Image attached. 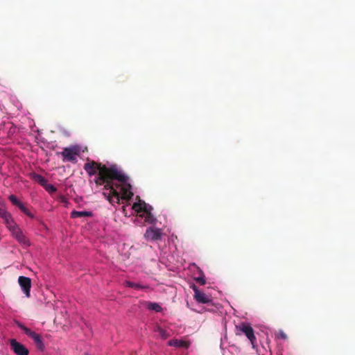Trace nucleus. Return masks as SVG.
I'll list each match as a JSON object with an SVG mask.
<instances>
[{"instance_id":"obj_1","label":"nucleus","mask_w":355,"mask_h":355,"mask_svg":"<svg viewBox=\"0 0 355 355\" xmlns=\"http://www.w3.org/2000/svg\"><path fill=\"white\" fill-rule=\"evenodd\" d=\"M84 169L89 176L96 175L94 179L96 186H103V195L112 205L119 204L121 199L129 200L134 193L129 177L119 170L116 166L110 167L88 160L84 164Z\"/></svg>"},{"instance_id":"obj_2","label":"nucleus","mask_w":355,"mask_h":355,"mask_svg":"<svg viewBox=\"0 0 355 355\" xmlns=\"http://www.w3.org/2000/svg\"><path fill=\"white\" fill-rule=\"evenodd\" d=\"M235 333L237 336H241L243 334H245L250 340L252 347L255 349L257 338L254 336V330L250 324L241 322L236 325Z\"/></svg>"},{"instance_id":"obj_3","label":"nucleus","mask_w":355,"mask_h":355,"mask_svg":"<svg viewBox=\"0 0 355 355\" xmlns=\"http://www.w3.org/2000/svg\"><path fill=\"white\" fill-rule=\"evenodd\" d=\"M8 230L11 232L12 236L21 244H23L26 246H29L31 243L27 239V237L24 235L22 230L19 227V226L15 223L10 226Z\"/></svg>"},{"instance_id":"obj_4","label":"nucleus","mask_w":355,"mask_h":355,"mask_svg":"<svg viewBox=\"0 0 355 355\" xmlns=\"http://www.w3.org/2000/svg\"><path fill=\"white\" fill-rule=\"evenodd\" d=\"M79 150L78 147L73 146L71 148L66 147L60 153H58V155H61L63 157V162H76L77 161V155H78Z\"/></svg>"},{"instance_id":"obj_5","label":"nucleus","mask_w":355,"mask_h":355,"mask_svg":"<svg viewBox=\"0 0 355 355\" xmlns=\"http://www.w3.org/2000/svg\"><path fill=\"white\" fill-rule=\"evenodd\" d=\"M19 327L24 331V332L30 338H31L35 343L36 344L37 347L43 350L44 348V345L43 343L42 338L41 336L35 331H33L29 328L25 327L22 324H19Z\"/></svg>"},{"instance_id":"obj_6","label":"nucleus","mask_w":355,"mask_h":355,"mask_svg":"<svg viewBox=\"0 0 355 355\" xmlns=\"http://www.w3.org/2000/svg\"><path fill=\"white\" fill-rule=\"evenodd\" d=\"M162 230L159 228L148 227L144 234V238L146 241H159L162 239Z\"/></svg>"},{"instance_id":"obj_7","label":"nucleus","mask_w":355,"mask_h":355,"mask_svg":"<svg viewBox=\"0 0 355 355\" xmlns=\"http://www.w3.org/2000/svg\"><path fill=\"white\" fill-rule=\"evenodd\" d=\"M192 288L194 291V299L198 303L209 304L211 302V297L205 293L200 291L198 288L193 285Z\"/></svg>"},{"instance_id":"obj_8","label":"nucleus","mask_w":355,"mask_h":355,"mask_svg":"<svg viewBox=\"0 0 355 355\" xmlns=\"http://www.w3.org/2000/svg\"><path fill=\"white\" fill-rule=\"evenodd\" d=\"M10 343L12 350L17 355H28V350L24 345L17 342L15 339H11Z\"/></svg>"},{"instance_id":"obj_9","label":"nucleus","mask_w":355,"mask_h":355,"mask_svg":"<svg viewBox=\"0 0 355 355\" xmlns=\"http://www.w3.org/2000/svg\"><path fill=\"white\" fill-rule=\"evenodd\" d=\"M18 282L26 296L30 297L31 279L27 277L20 276L18 278Z\"/></svg>"},{"instance_id":"obj_10","label":"nucleus","mask_w":355,"mask_h":355,"mask_svg":"<svg viewBox=\"0 0 355 355\" xmlns=\"http://www.w3.org/2000/svg\"><path fill=\"white\" fill-rule=\"evenodd\" d=\"M0 217L5 220L8 228H10V226H12V225L15 224V221L12 218L11 215L5 209H0Z\"/></svg>"},{"instance_id":"obj_11","label":"nucleus","mask_w":355,"mask_h":355,"mask_svg":"<svg viewBox=\"0 0 355 355\" xmlns=\"http://www.w3.org/2000/svg\"><path fill=\"white\" fill-rule=\"evenodd\" d=\"M169 346H173L177 347L189 348V343L187 341L180 340L178 339H172L168 342Z\"/></svg>"},{"instance_id":"obj_12","label":"nucleus","mask_w":355,"mask_h":355,"mask_svg":"<svg viewBox=\"0 0 355 355\" xmlns=\"http://www.w3.org/2000/svg\"><path fill=\"white\" fill-rule=\"evenodd\" d=\"M149 206L145 202H135L132 205V209L137 213L147 211Z\"/></svg>"},{"instance_id":"obj_13","label":"nucleus","mask_w":355,"mask_h":355,"mask_svg":"<svg viewBox=\"0 0 355 355\" xmlns=\"http://www.w3.org/2000/svg\"><path fill=\"white\" fill-rule=\"evenodd\" d=\"M92 216L91 211H73L71 212V217L72 218H81V217H90Z\"/></svg>"},{"instance_id":"obj_14","label":"nucleus","mask_w":355,"mask_h":355,"mask_svg":"<svg viewBox=\"0 0 355 355\" xmlns=\"http://www.w3.org/2000/svg\"><path fill=\"white\" fill-rule=\"evenodd\" d=\"M152 209V207L149 206L148 209H147V211H145L144 214H146L145 220L150 224H154L156 221L155 218L154 216L151 214L150 210Z\"/></svg>"},{"instance_id":"obj_15","label":"nucleus","mask_w":355,"mask_h":355,"mask_svg":"<svg viewBox=\"0 0 355 355\" xmlns=\"http://www.w3.org/2000/svg\"><path fill=\"white\" fill-rule=\"evenodd\" d=\"M33 179L43 187H44L48 182L47 180L45 179L42 175L37 173L33 174Z\"/></svg>"},{"instance_id":"obj_16","label":"nucleus","mask_w":355,"mask_h":355,"mask_svg":"<svg viewBox=\"0 0 355 355\" xmlns=\"http://www.w3.org/2000/svg\"><path fill=\"white\" fill-rule=\"evenodd\" d=\"M155 331L159 334V336L163 339H166L170 336L169 333L166 330L162 329L160 327H157Z\"/></svg>"},{"instance_id":"obj_17","label":"nucleus","mask_w":355,"mask_h":355,"mask_svg":"<svg viewBox=\"0 0 355 355\" xmlns=\"http://www.w3.org/2000/svg\"><path fill=\"white\" fill-rule=\"evenodd\" d=\"M148 309L156 312H160L162 310L161 306L155 302H150L148 304Z\"/></svg>"},{"instance_id":"obj_18","label":"nucleus","mask_w":355,"mask_h":355,"mask_svg":"<svg viewBox=\"0 0 355 355\" xmlns=\"http://www.w3.org/2000/svg\"><path fill=\"white\" fill-rule=\"evenodd\" d=\"M8 198L10 201L12 203V205L17 207L18 208L23 204L17 198V197L15 195H10L8 197Z\"/></svg>"},{"instance_id":"obj_19","label":"nucleus","mask_w":355,"mask_h":355,"mask_svg":"<svg viewBox=\"0 0 355 355\" xmlns=\"http://www.w3.org/2000/svg\"><path fill=\"white\" fill-rule=\"evenodd\" d=\"M125 285L130 288H134L136 289H139V288H144V286H141L140 284H138L130 282V281H127L125 282Z\"/></svg>"},{"instance_id":"obj_20","label":"nucleus","mask_w":355,"mask_h":355,"mask_svg":"<svg viewBox=\"0 0 355 355\" xmlns=\"http://www.w3.org/2000/svg\"><path fill=\"white\" fill-rule=\"evenodd\" d=\"M19 209L24 212L26 216L30 218H33V215L30 212V211L22 204Z\"/></svg>"},{"instance_id":"obj_21","label":"nucleus","mask_w":355,"mask_h":355,"mask_svg":"<svg viewBox=\"0 0 355 355\" xmlns=\"http://www.w3.org/2000/svg\"><path fill=\"white\" fill-rule=\"evenodd\" d=\"M44 188L49 193H54L56 191V188L53 184H51L46 183Z\"/></svg>"},{"instance_id":"obj_22","label":"nucleus","mask_w":355,"mask_h":355,"mask_svg":"<svg viewBox=\"0 0 355 355\" xmlns=\"http://www.w3.org/2000/svg\"><path fill=\"white\" fill-rule=\"evenodd\" d=\"M196 281L200 285H205L206 284V280L203 276L196 278Z\"/></svg>"},{"instance_id":"obj_23","label":"nucleus","mask_w":355,"mask_h":355,"mask_svg":"<svg viewBox=\"0 0 355 355\" xmlns=\"http://www.w3.org/2000/svg\"><path fill=\"white\" fill-rule=\"evenodd\" d=\"M282 338H286V336L284 334H282Z\"/></svg>"}]
</instances>
